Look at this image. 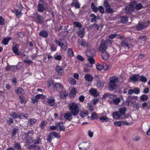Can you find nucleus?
Returning <instances> with one entry per match:
<instances>
[{
    "mask_svg": "<svg viewBox=\"0 0 150 150\" xmlns=\"http://www.w3.org/2000/svg\"><path fill=\"white\" fill-rule=\"evenodd\" d=\"M86 55L88 57L87 59L88 60L91 64L90 67H92V64L95 63V60L93 59L94 57L96 55V50L93 49H91L89 51L86 52Z\"/></svg>",
    "mask_w": 150,
    "mask_h": 150,
    "instance_id": "f257e3e1",
    "label": "nucleus"
},
{
    "mask_svg": "<svg viewBox=\"0 0 150 150\" xmlns=\"http://www.w3.org/2000/svg\"><path fill=\"white\" fill-rule=\"evenodd\" d=\"M127 110V108L125 107H123L120 108L118 111L114 112L112 114L113 118L116 119H119L121 117L125 114Z\"/></svg>",
    "mask_w": 150,
    "mask_h": 150,
    "instance_id": "f03ea898",
    "label": "nucleus"
},
{
    "mask_svg": "<svg viewBox=\"0 0 150 150\" xmlns=\"http://www.w3.org/2000/svg\"><path fill=\"white\" fill-rule=\"evenodd\" d=\"M69 110L74 116L77 115L79 113V110L77 104L74 102L70 103L69 107Z\"/></svg>",
    "mask_w": 150,
    "mask_h": 150,
    "instance_id": "7ed1b4c3",
    "label": "nucleus"
},
{
    "mask_svg": "<svg viewBox=\"0 0 150 150\" xmlns=\"http://www.w3.org/2000/svg\"><path fill=\"white\" fill-rule=\"evenodd\" d=\"M33 134V132L32 130L29 131L25 134L26 141L27 143L30 144L33 142L34 140L32 137Z\"/></svg>",
    "mask_w": 150,
    "mask_h": 150,
    "instance_id": "20e7f679",
    "label": "nucleus"
},
{
    "mask_svg": "<svg viewBox=\"0 0 150 150\" xmlns=\"http://www.w3.org/2000/svg\"><path fill=\"white\" fill-rule=\"evenodd\" d=\"M90 143L88 142H82L79 145L80 150H86L90 147Z\"/></svg>",
    "mask_w": 150,
    "mask_h": 150,
    "instance_id": "39448f33",
    "label": "nucleus"
},
{
    "mask_svg": "<svg viewBox=\"0 0 150 150\" xmlns=\"http://www.w3.org/2000/svg\"><path fill=\"white\" fill-rule=\"evenodd\" d=\"M149 24V23L139 22L136 27V29L138 30H141L146 27Z\"/></svg>",
    "mask_w": 150,
    "mask_h": 150,
    "instance_id": "423d86ee",
    "label": "nucleus"
},
{
    "mask_svg": "<svg viewBox=\"0 0 150 150\" xmlns=\"http://www.w3.org/2000/svg\"><path fill=\"white\" fill-rule=\"evenodd\" d=\"M121 46L125 48H127L128 49L131 48L133 47L132 44L127 42L126 39L122 40L120 43Z\"/></svg>",
    "mask_w": 150,
    "mask_h": 150,
    "instance_id": "0eeeda50",
    "label": "nucleus"
},
{
    "mask_svg": "<svg viewBox=\"0 0 150 150\" xmlns=\"http://www.w3.org/2000/svg\"><path fill=\"white\" fill-rule=\"evenodd\" d=\"M33 19L39 23H42L44 21L42 16L38 13L36 14Z\"/></svg>",
    "mask_w": 150,
    "mask_h": 150,
    "instance_id": "6e6552de",
    "label": "nucleus"
},
{
    "mask_svg": "<svg viewBox=\"0 0 150 150\" xmlns=\"http://www.w3.org/2000/svg\"><path fill=\"white\" fill-rule=\"evenodd\" d=\"M55 42L57 44L60 46L65 51L67 50V43L66 42H61L56 39L55 40Z\"/></svg>",
    "mask_w": 150,
    "mask_h": 150,
    "instance_id": "1a4fd4ad",
    "label": "nucleus"
},
{
    "mask_svg": "<svg viewBox=\"0 0 150 150\" xmlns=\"http://www.w3.org/2000/svg\"><path fill=\"white\" fill-rule=\"evenodd\" d=\"M107 49L106 45L105 44V43L102 41L98 47V50L101 53L105 51Z\"/></svg>",
    "mask_w": 150,
    "mask_h": 150,
    "instance_id": "9d476101",
    "label": "nucleus"
},
{
    "mask_svg": "<svg viewBox=\"0 0 150 150\" xmlns=\"http://www.w3.org/2000/svg\"><path fill=\"white\" fill-rule=\"evenodd\" d=\"M55 70L59 75L61 76L64 74V72L63 69L60 66H57L55 69Z\"/></svg>",
    "mask_w": 150,
    "mask_h": 150,
    "instance_id": "9b49d317",
    "label": "nucleus"
},
{
    "mask_svg": "<svg viewBox=\"0 0 150 150\" xmlns=\"http://www.w3.org/2000/svg\"><path fill=\"white\" fill-rule=\"evenodd\" d=\"M56 125L57 126V130H59L60 131H64L65 130V127L63 125L62 122L56 123Z\"/></svg>",
    "mask_w": 150,
    "mask_h": 150,
    "instance_id": "f8f14e48",
    "label": "nucleus"
},
{
    "mask_svg": "<svg viewBox=\"0 0 150 150\" xmlns=\"http://www.w3.org/2000/svg\"><path fill=\"white\" fill-rule=\"evenodd\" d=\"M55 87L56 88L57 91L60 92L63 89V87L60 83H56L55 84Z\"/></svg>",
    "mask_w": 150,
    "mask_h": 150,
    "instance_id": "ddd939ff",
    "label": "nucleus"
},
{
    "mask_svg": "<svg viewBox=\"0 0 150 150\" xmlns=\"http://www.w3.org/2000/svg\"><path fill=\"white\" fill-rule=\"evenodd\" d=\"M89 92L92 95L95 97H97L99 95V93L97 92L96 90L93 88H91L89 90Z\"/></svg>",
    "mask_w": 150,
    "mask_h": 150,
    "instance_id": "4468645a",
    "label": "nucleus"
},
{
    "mask_svg": "<svg viewBox=\"0 0 150 150\" xmlns=\"http://www.w3.org/2000/svg\"><path fill=\"white\" fill-rule=\"evenodd\" d=\"M133 11V8L132 5L130 4L127 6L126 8V12L128 13H130Z\"/></svg>",
    "mask_w": 150,
    "mask_h": 150,
    "instance_id": "2eb2a0df",
    "label": "nucleus"
},
{
    "mask_svg": "<svg viewBox=\"0 0 150 150\" xmlns=\"http://www.w3.org/2000/svg\"><path fill=\"white\" fill-rule=\"evenodd\" d=\"M19 47V45L18 44H16L12 47V50L13 52L15 54L19 55L20 53L19 52L18 48Z\"/></svg>",
    "mask_w": 150,
    "mask_h": 150,
    "instance_id": "dca6fc26",
    "label": "nucleus"
},
{
    "mask_svg": "<svg viewBox=\"0 0 150 150\" xmlns=\"http://www.w3.org/2000/svg\"><path fill=\"white\" fill-rule=\"evenodd\" d=\"M101 57L104 60L106 61L108 59L109 57V55L108 52H105L102 53Z\"/></svg>",
    "mask_w": 150,
    "mask_h": 150,
    "instance_id": "f3484780",
    "label": "nucleus"
},
{
    "mask_svg": "<svg viewBox=\"0 0 150 150\" xmlns=\"http://www.w3.org/2000/svg\"><path fill=\"white\" fill-rule=\"evenodd\" d=\"M59 93L60 97L62 98H65L67 96L68 93V91L63 89Z\"/></svg>",
    "mask_w": 150,
    "mask_h": 150,
    "instance_id": "a211bd4d",
    "label": "nucleus"
},
{
    "mask_svg": "<svg viewBox=\"0 0 150 150\" xmlns=\"http://www.w3.org/2000/svg\"><path fill=\"white\" fill-rule=\"evenodd\" d=\"M139 74H134L132 76L129 78V79L132 81H134L135 82L139 81Z\"/></svg>",
    "mask_w": 150,
    "mask_h": 150,
    "instance_id": "6ab92c4d",
    "label": "nucleus"
},
{
    "mask_svg": "<svg viewBox=\"0 0 150 150\" xmlns=\"http://www.w3.org/2000/svg\"><path fill=\"white\" fill-rule=\"evenodd\" d=\"M47 102L49 105L50 106L53 107L55 106V100L53 98H48Z\"/></svg>",
    "mask_w": 150,
    "mask_h": 150,
    "instance_id": "aec40b11",
    "label": "nucleus"
},
{
    "mask_svg": "<svg viewBox=\"0 0 150 150\" xmlns=\"http://www.w3.org/2000/svg\"><path fill=\"white\" fill-rule=\"evenodd\" d=\"M64 117L66 119L68 120H70L72 118V114L69 112L64 113Z\"/></svg>",
    "mask_w": 150,
    "mask_h": 150,
    "instance_id": "412c9836",
    "label": "nucleus"
},
{
    "mask_svg": "<svg viewBox=\"0 0 150 150\" xmlns=\"http://www.w3.org/2000/svg\"><path fill=\"white\" fill-rule=\"evenodd\" d=\"M71 6H74L76 8H80V5L76 0H74L71 4Z\"/></svg>",
    "mask_w": 150,
    "mask_h": 150,
    "instance_id": "4be33fe9",
    "label": "nucleus"
},
{
    "mask_svg": "<svg viewBox=\"0 0 150 150\" xmlns=\"http://www.w3.org/2000/svg\"><path fill=\"white\" fill-rule=\"evenodd\" d=\"M39 35L40 36L45 38L47 37L48 33L46 31L42 30L39 33Z\"/></svg>",
    "mask_w": 150,
    "mask_h": 150,
    "instance_id": "5701e85b",
    "label": "nucleus"
},
{
    "mask_svg": "<svg viewBox=\"0 0 150 150\" xmlns=\"http://www.w3.org/2000/svg\"><path fill=\"white\" fill-rule=\"evenodd\" d=\"M109 88L110 91H113L114 90L117 86V85L115 83H112L110 82L109 83Z\"/></svg>",
    "mask_w": 150,
    "mask_h": 150,
    "instance_id": "b1692460",
    "label": "nucleus"
},
{
    "mask_svg": "<svg viewBox=\"0 0 150 150\" xmlns=\"http://www.w3.org/2000/svg\"><path fill=\"white\" fill-rule=\"evenodd\" d=\"M5 69L7 71H9L10 70H11L12 71H14L16 70L15 66H9L8 64V66L6 67Z\"/></svg>",
    "mask_w": 150,
    "mask_h": 150,
    "instance_id": "393cba45",
    "label": "nucleus"
},
{
    "mask_svg": "<svg viewBox=\"0 0 150 150\" xmlns=\"http://www.w3.org/2000/svg\"><path fill=\"white\" fill-rule=\"evenodd\" d=\"M38 11L42 12L43 11L44 9V7L43 5L41 3H39L38 6L37 7Z\"/></svg>",
    "mask_w": 150,
    "mask_h": 150,
    "instance_id": "a878e982",
    "label": "nucleus"
},
{
    "mask_svg": "<svg viewBox=\"0 0 150 150\" xmlns=\"http://www.w3.org/2000/svg\"><path fill=\"white\" fill-rule=\"evenodd\" d=\"M84 78L87 81L90 82H91L93 78L92 76L90 74H86Z\"/></svg>",
    "mask_w": 150,
    "mask_h": 150,
    "instance_id": "bb28decb",
    "label": "nucleus"
},
{
    "mask_svg": "<svg viewBox=\"0 0 150 150\" xmlns=\"http://www.w3.org/2000/svg\"><path fill=\"white\" fill-rule=\"evenodd\" d=\"M110 82L112 83L116 84L118 82V79L117 77H113L110 78Z\"/></svg>",
    "mask_w": 150,
    "mask_h": 150,
    "instance_id": "cd10ccee",
    "label": "nucleus"
},
{
    "mask_svg": "<svg viewBox=\"0 0 150 150\" xmlns=\"http://www.w3.org/2000/svg\"><path fill=\"white\" fill-rule=\"evenodd\" d=\"M78 31L79 35L81 38H82L84 35V29L82 28H79Z\"/></svg>",
    "mask_w": 150,
    "mask_h": 150,
    "instance_id": "c85d7f7f",
    "label": "nucleus"
},
{
    "mask_svg": "<svg viewBox=\"0 0 150 150\" xmlns=\"http://www.w3.org/2000/svg\"><path fill=\"white\" fill-rule=\"evenodd\" d=\"M121 101V99L120 98H117L116 97L113 99V104L116 105H118Z\"/></svg>",
    "mask_w": 150,
    "mask_h": 150,
    "instance_id": "c756f323",
    "label": "nucleus"
},
{
    "mask_svg": "<svg viewBox=\"0 0 150 150\" xmlns=\"http://www.w3.org/2000/svg\"><path fill=\"white\" fill-rule=\"evenodd\" d=\"M91 7L93 10V11L95 12L96 13L98 11V8L96 5H95L94 3H92L91 4Z\"/></svg>",
    "mask_w": 150,
    "mask_h": 150,
    "instance_id": "7c9ffc66",
    "label": "nucleus"
},
{
    "mask_svg": "<svg viewBox=\"0 0 150 150\" xmlns=\"http://www.w3.org/2000/svg\"><path fill=\"white\" fill-rule=\"evenodd\" d=\"M90 17H91V22H96V21L97 17L95 14L93 13L91 14Z\"/></svg>",
    "mask_w": 150,
    "mask_h": 150,
    "instance_id": "2f4dec72",
    "label": "nucleus"
},
{
    "mask_svg": "<svg viewBox=\"0 0 150 150\" xmlns=\"http://www.w3.org/2000/svg\"><path fill=\"white\" fill-rule=\"evenodd\" d=\"M121 21L122 23H124L127 22L128 21V17L126 16H122L120 17Z\"/></svg>",
    "mask_w": 150,
    "mask_h": 150,
    "instance_id": "473e14b6",
    "label": "nucleus"
},
{
    "mask_svg": "<svg viewBox=\"0 0 150 150\" xmlns=\"http://www.w3.org/2000/svg\"><path fill=\"white\" fill-rule=\"evenodd\" d=\"M67 54L68 56L69 57H71L74 56L73 50L71 48H69L68 49Z\"/></svg>",
    "mask_w": 150,
    "mask_h": 150,
    "instance_id": "72a5a7b5",
    "label": "nucleus"
},
{
    "mask_svg": "<svg viewBox=\"0 0 150 150\" xmlns=\"http://www.w3.org/2000/svg\"><path fill=\"white\" fill-rule=\"evenodd\" d=\"M28 116V115L27 114L19 112V118L23 119L25 118H27Z\"/></svg>",
    "mask_w": 150,
    "mask_h": 150,
    "instance_id": "f704fd0d",
    "label": "nucleus"
},
{
    "mask_svg": "<svg viewBox=\"0 0 150 150\" xmlns=\"http://www.w3.org/2000/svg\"><path fill=\"white\" fill-rule=\"evenodd\" d=\"M88 109L91 112H92L94 110V107L90 103H87Z\"/></svg>",
    "mask_w": 150,
    "mask_h": 150,
    "instance_id": "c9c22d12",
    "label": "nucleus"
},
{
    "mask_svg": "<svg viewBox=\"0 0 150 150\" xmlns=\"http://www.w3.org/2000/svg\"><path fill=\"white\" fill-rule=\"evenodd\" d=\"M11 116L14 119L19 118V112L17 113L13 112Z\"/></svg>",
    "mask_w": 150,
    "mask_h": 150,
    "instance_id": "e433bc0d",
    "label": "nucleus"
},
{
    "mask_svg": "<svg viewBox=\"0 0 150 150\" xmlns=\"http://www.w3.org/2000/svg\"><path fill=\"white\" fill-rule=\"evenodd\" d=\"M76 93L75 89L74 88L72 89L69 95L70 97H74L76 96Z\"/></svg>",
    "mask_w": 150,
    "mask_h": 150,
    "instance_id": "4c0bfd02",
    "label": "nucleus"
},
{
    "mask_svg": "<svg viewBox=\"0 0 150 150\" xmlns=\"http://www.w3.org/2000/svg\"><path fill=\"white\" fill-rule=\"evenodd\" d=\"M50 133L51 134L52 137L54 136L55 137L57 138H59L60 137L59 134L55 132H50Z\"/></svg>",
    "mask_w": 150,
    "mask_h": 150,
    "instance_id": "58836bf2",
    "label": "nucleus"
},
{
    "mask_svg": "<svg viewBox=\"0 0 150 150\" xmlns=\"http://www.w3.org/2000/svg\"><path fill=\"white\" fill-rule=\"evenodd\" d=\"M117 35L118 36V38H119L120 39H121L122 38V36H119L118 35H117L115 34L110 35H109L108 37L110 38L113 39L114 38L116 37Z\"/></svg>",
    "mask_w": 150,
    "mask_h": 150,
    "instance_id": "ea45409f",
    "label": "nucleus"
},
{
    "mask_svg": "<svg viewBox=\"0 0 150 150\" xmlns=\"http://www.w3.org/2000/svg\"><path fill=\"white\" fill-rule=\"evenodd\" d=\"M17 93L18 94L22 95L24 93V90L21 88H18L17 90Z\"/></svg>",
    "mask_w": 150,
    "mask_h": 150,
    "instance_id": "a19ab883",
    "label": "nucleus"
},
{
    "mask_svg": "<svg viewBox=\"0 0 150 150\" xmlns=\"http://www.w3.org/2000/svg\"><path fill=\"white\" fill-rule=\"evenodd\" d=\"M11 39V38L10 37H8L7 38H5L2 41V43L4 45H7L9 41Z\"/></svg>",
    "mask_w": 150,
    "mask_h": 150,
    "instance_id": "79ce46f5",
    "label": "nucleus"
},
{
    "mask_svg": "<svg viewBox=\"0 0 150 150\" xmlns=\"http://www.w3.org/2000/svg\"><path fill=\"white\" fill-rule=\"evenodd\" d=\"M143 6L141 4L139 3L136 4L135 6V8L137 10H139L142 9Z\"/></svg>",
    "mask_w": 150,
    "mask_h": 150,
    "instance_id": "37998d69",
    "label": "nucleus"
},
{
    "mask_svg": "<svg viewBox=\"0 0 150 150\" xmlns=\"http://www.w3.org/2000/svg\"><path fill=\"white\" fill-rule=\"evenodd\" d=\"M104 83L102 81H100L97 83V86L98 87H102L104 85Z\"/></svg>",
    "mask_w": 150,
    "mask_h": 150,
    "instance_id": "c03bdc74",
    "label": "nucleus"
},
{
    "mask_svg": "<svg viewBox=\"0 0 150 150\" xmlns=\"http://www.w3.org/2000/svg\"><path fill=\"white\" fill-rule=\"evenodd\" d=\"M36 121V120L35 119H31L28 123V125H31L34 124Z\"/></svg>",
    "mask_w": 150,
    "mask_h": 150,
    "instance_id": "a18cd8bd",
    "label": "nucleus"
},
{
    "mask_svg": "<svg viewBox=\"0 0 150 150\" xmlns=\"http://www.w3.org/2000/svg\"><path fill=\"white\" fill-rule=\"evenodd\" d=\"M19 129L16 128H14L12 132V137L14 136L15 135L18 133Z\"/></svg>",
    "mask_w": 150,
    "mask_h": 150,
    "instance_id": "49530a36",
    "label": "nucleus"
},
{
    "mask_svg": "<svg viewBox=\"0 0 150 150\" xmlns=\"http://www.w3.org/2000/svg\"><path fill=\"white\" fill-rule=\"evenodd\" d=\"M97 119V114L95 112H93L91 116V120Z\"/></svg>",
    "mask_w": 150,
    "mask_h": 150,
    "instance_id": "de8ad7c7",
    "label": "nucleus"
},
{
    "mask_svg": "<svg viewBox=\"0 0 150 150\" xmlns=\"http://www.w3.org/2000/svg\"><path fill=\"white\" fill-rule=\"evenodd\" d=\"M140 99L145 101L147 100L148 97L145 95H143L140 97Z\"/></svg>",
    "mask_w": 150,
    "mask_h": 150,
    "instance_id": "09e8293b",
    "label": "nucleus"
},
{
    "mask_svg": "<svg viewBox=\"0 0 150 150\" xmlns=\"http://www.w3.org/2000/svg\"><path fill=\"white\" fill-rule=\"evenodd\" d=\"M138 97L137 96H128L127 99L128 100L134 99L136 100H137Z\"/></svg>",
    "mask_w": 150,
    "mask_h": 150,
    "instance_id": "8fccbe9b",
    "label": "nucleus"
},
{
    "mask_svg": "<svg viewBox=\"0 0 150 150\" xmlns=\"http://www.w3.org/2000/svg\"><path fill=\"white\" fill-rule=\"evenodd\" d=\"M88 114V112L87 111H82L80 113V115L82 117L86 116Z\"/></svg>",
    "mask_w": 150,
    "mask_h": 150,
    "instance_id": "3c124183",
    "label": "nucleus"
},
{
    "mask_svg": "<svg viewBox=\"0 0 150 150\" xmlns=\"http://www.w3.org/2000/svg\"><path fill=\"white\" fill-rule=\"evenodd\" d=\"M14 148L17 150H21V146L18 143H15L14 146Z\"/></svg>",
    "mask_w": 150,
    "mask_h": 150,
    "instance_id": "603ef678",
    "label": "nucleus"
},
{
    "mask_svg": "<svg viewBox=\"0 0 150 150\" xmlns=\"http://www.w3.org/2000/svg\"><path fill=\"white\" fill-rule=\"evenodd\" d=\"M139 78L140 79V80L142 82H145L147 81V79L143 76H139Z\"/></svg>",
    "mask_w": 150,
    "mask_h": 150,
    "instance_id": "864d4df0",
    "label": "nucleus"
},
{
    "mask_svg": "<svg viewBox=\"0 0 150 150\" xmlns=\"http://www.w3.org/2000/svg\"><path fill=\"white\" fill-rule=\"evenodd\" d=\"M52 136L51 134L50 133L48 134L47 137V140L48 142H51L52 139Z\"/></svg>",
    "mask_w": 150,
    "mask_h": 150,
    "instance_id": "5fc2aeb1",
    "label": "nucleus"
},
{
    "mask_svg": "<svg viewBox=\"0 0 150 150\" xmlns=\"http://www.w3.org/2000/svg\"><path fill=\"white\" fill-rule=\"evenodd\" d=\"M48 87L50 86H52L53 88L55 87V84H54V82L53 81H49L48 83Z\"/></svg>",
    "mask_w": 150,
    "mask_h": 150,
    "instance_id": "6e6d98bb",
    "label": "nucleus"
},
{
    "mask_svg": "<svg viewBox=\"0 0 150 150\" xmlns=\"http://www.w3.org/2000/svg\"><path fill=\"white\" fill-rule=\"evenodd\" d=\"M73 25L76 27H78L79 28H81L82 27L81 24L80 23L77 22H74L73 23Z\"/></svg>",
    "mask_w": 150,
    "mask_h": 150,
    "instance_id": "4d7b16f0",
    "label": "nucleus"
},
{
    "mask_svg": "<svg viewBox=\"0 0 150 150\" xmlns=\"http://www.w3.org/2000/svg\"><path fill=\"white\" fill-rule=\"evenodd\" d=\"M106 11L108 13H112L114 12L113 9L111 8V6L106 9Z\"/></svg>",
    "mask_w": 150,
    "mask_h": 150,
    "instance_id": "13d9d810",
    "label": "nucleus"
},
{
    "mask_svg": "<svg viewBox=\"0 0 150 150\" xmlns=\"http://www.w3.org/2000/svg\"><path fill=\"white\" fill-rule=\"evenodd\" d=\"M96 67L98 70H101L104 67V66L100 64H98L96 65Z\"/></svg>",
    "mask_w": 150,
    "mask_h": 150,
    "instance_id": "bf43d9fd",
    "label": "nucleus"
},
{
    "mask_svg": "<svg viewBox=\"0 0 150 150\" xmlns=\"http://www.w3.org/2000/svg\"><path fill=\"white\" fill-rule=\"evenodd\" d=\"M103 42L105 43V44L106 45L107 44H108L110 45H111L112 44V41L108 39L106 40L102 41Z\"/></svg>",
    "mask_w": 150,
    "mask_h": 150,
    "instance_id": "052dcab7",
    "label": "nucleus"
},
{
    "mask_svg": "<svg viewBox=\"0 0 150 150\" xmlns=\"http://www.w3.org/2000/svg\"><path fill=\"white\" fill-rule=\"evenodd\" d=\"M103 6L105 7L106 9L111 6L109 4H108L107 0H104Z\"/></svg>",
    "mask_w": 150,
    "mask_h": 150,
    "instance_id": "680f3d73",
    "label": "nucleus"
},
{
    "mask_svg": "<svg viewBox=\"0 0 150 150\" xmlns=\"http://www.w3.org/2000/svg\"><path fill=\"white\" fill-rule=\"evenodd\" d=\"M21 11H19L17 10H15L13 11V12L15 13L16 16H21Z\"/></svg>",
    "mask_w": 150,
    "mask_h": 150,
    "instance_id": "e2e57ef3",
    "label": "nucleus"
},
{
    "mask_svg": "<svg viewBox=\"0 0 150 150\" xmlns=\"http://www.w3.org/2000/svg\"><path fill=\"white\" fill-rule=\"evenodd\" d=\"M23 65V64L22 62H19L18 64V65L16 66V69H21Z\"/></svg>",
    "mask_w": 150,
    "mask_h": 150,
    "instance_id": "0e129e2a",
    "label": "nucleus"
},
{
    "mask_svg": "<svg viewBox=\"0 0 150 150\" xmlns=\"http://www.w3.org/2000/svg\"><path fill=\"white\" fill-rule=\"evenodd\" d=\"M108 119V118L105 116H102L100 118V120L102 121V122H107Z\"/></svg>",
    "mask_w": 150,
    "mask_h": 150,
    "instance_id": "69168bd1",
    "label": "nucleus"
},
{
    "mask_svg": "<svg viewBox=\"0 0 150 150\" xmlns=\"http://www.w3.org/2000/svg\"><path fill=\"white\" fill-rule=\"evenodd\" d=\"M98 10H99L100 12L102 13H104V10L103 7L102 6H99L98 8Z\"/></svg>",
    "mask_w": 150,
    "mask_h": 150,
    "instance_id": "338daca9",
    "label": "nucleus"
},
{
    "mask_svg": "<svg viewBox=\"0 0 150 150\" xmlns=\"http://www.w3.org/2000/svg\"><path fill=\"white\" fill-rule=\"evenodd\" d=\"M114 124L115 126H121L122 125V124L121 121H116L114 122Z\"/></svg>",
    "mask_w": 150,
    "mask_h": 150,
    "instance_id": "774afa93",
    "label": "nucleus"
}]
</instances>
